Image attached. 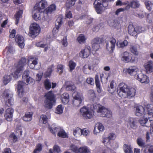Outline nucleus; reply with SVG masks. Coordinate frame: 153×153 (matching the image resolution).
Listing matches in <instances>:
<instances>
[{
    "instance_id": "obj_1",
    "label": "nucleus",
    "mask_w": 153,
    "mask_h": 153,
    "mask_svg": "<svg viewBox=\"0 0 153 153\" xmlns=\"http://www.w3.org/2000/svg\"><path fill=\"white\" fill-rule=\"evenodd\" d=\"M30 71L28 70H26L24 72L22 76V81H19L17 87L18 95L22 97L24 94V88L25 86L28 84L34 83V80L29 76Z\"/></svg>"
},
{
    "instance_id": "obj_2",
    "label": "nucleus",
    "mask_w": 153,
    "mask_h": 153,
    "mask_svg": "<svg viewBox=\"0 0 153 153\" xmlns=\"http://www.w3.org/2000/svg\"><path fill=\"white\" fill-rule=\"evenodd\" d=\"M146 108L147 109L148 115L152 116L151 119H150L151 117H149L148 118H143L140 119L139 122L142 126L149 127H150V131L152 129L153 131V105L152 104L148 105Z\"/></svg>"
},
{
    "instance_id": "obj_3",
    "label": "nucleus",
    "mask_w": 153,
    "mask_h": 153,
    "mask_svg": "<svg viewBox=\"0 0 153 153\" xmlns=\"http://www.w3.org/2000/svg\"><path fill=\"white\" fill-rule=\"evenodd\" d=\"M122 86L120 88V91L117 92L119 96L123 98L128 97L131 98L135 95L136 90L134 88H128V86L124 83H120Z\"/></svg>"
},
{
    "instance_id": "obj_4",
    "label": "nucleus",
    "mask_w": 153,
    "mask_h": 153,
    "mask_svg": "<svg viewBox=\"0 0 153 153\" xmlns=\"http://www.w3.org/2000/svg\"><path fill=\"white\" fill-rule=\"evenodd\" d=\"M27 59L24 57L21 59L19 61L15 64L14 72L11 74L15 78H17L19 76L20 73L23 69L24 66L26 64Z\"/></svg>"
},
{
    "instance_id": "obj_5",
    "label": "nucleus",
    "mask_w": 153,
    "mask_h": 153,
    "mask_svg": "<svg viewBox=\"0 0 153 153\" xmlns=\"http://www.w3.org/2000/svg\"><path fill=\"white\" fill-rule=\"evenodd\" d=\"M76 88V87L73 84L67 85L66 87L67 90L74 91L73 94V95L74 99V103H79V104L77 105V106L79 107L81 105H83V103H82L83 98L80 96L77 92L76 93L75 92Z\"/></svg>"
},
{
    "instance_id": "obj_6",
    "label": "nucleus",
    "mask_w": 153,
    "mask_h": 153,
    "mask_svg": "<svg viewBox=\"0 0 153 153\" xmlns=\"http://www.w3.org/2000/svg\"><path fill=\"white\" fill-rule=\"evenodd\" d=\"M46 100L45 101V107L51 108L55 102V96L51 91H50L45 95Z\"/></svg>"
},
{
    "instance_id": "obj_7",
    "label": "nucleus",
    "mask_w": 153,
    "mask_h": 153,
    "mask_svg": "<svg viewBox=\"0 0 153 153\" xmlns=\"http://www.w3.org/2000/svg\"><path fill=\"white\" fill-rule=\"evenodd\" d=\"M13 94L9 90H5L3 94L2 97L5 102V105L10 106L13 104L14 100L13 98Z\"/></svg>"
},
{
    "instance_id": "obj_8",
    "label": "nucleus",
    "mask_w": 153,
    "mask_h": 153,
    "mask_svg": "<svg viewBox=\"0 0 153 153\" xmlns=\"http://www.w3.org/2000/svg\"><path fill=\"white\" fill-rule=\"evenodd\" d=\"M40 30L39 25L37 23H34L30 25L29 34L31 36H37L39 34Z\"/></svg>"
},
{
    "instance_id": "obj_9",
    "label": "nucleus",
    "mask_w": 153,
    "mask_h": 153,
    "mask_svg": "<svg viewBox=\"0 0 153 153\" xmlns=\"http://www.w3.org/2000/svg\"><path fill=\"white\" fill-rule=\"evenodd\" d=\"M105 2H103L102 4L101 1L100 0H95L94 3V7L97 13H101L104 8H105L108 6V4L107 3L106 5L105 4Z\"/></svg>"
},
{
    "instance_id": "obj_10",
    "label": "nucleus",
    "mask_w": 153,
    "mask_h": 153,
    "mask_svg": "<svg viewBox=\"0 0 153 153\" xmlns=\"http://www.w3.org/2000/svg\"><path fill=\"white\" fill-rule=\"evenodd\" d=\"M48 128L51 132L55 135H56L55 133L58 131H59L58 134V136L63 138L66 137L67 136V134L65 131L59 127H55L53 128V130L52 129L51 127L49 125H48Z\"/></svg>"
},
{
    "instance_id": "obj_11",
    "label": "nucleus",
    "mask_w": 153,
    "mask_h": 153,
    "mask_svg": "<svg viewBox=\"0 0 153 153\" xmlns=\"http://www.w3.org/2000/svg\"><path fill=\"white\" fill-rule=\"evenodd\" d=\"M98 113L101 117H106L109 118L112 116V112L108 109L105 108L103 106L99 108L98 110L97 111Z\"/></svg>"
},
{
    "instance_id": "obj_12",
    "label": "nucleus",
    "mask_w": 153,
    "mask_h": 153,
    "mask_svg": "<svg viewBox=\"0 0 153 153\" xmlns=\"http://www.w3.org/2000/svg\"><path fill=\"white\" fill-rule=\"evenodd\" d=\"M47 2L45 0H41L39 2L36 4L34 6V8L36 10L38 9L41 12H44L45 8L47 7Z\"/></svg>"
},
{
    "instance_id": "obj_13",
    "label": "nucleus",
    "mask_w": 153,
    "mask_h": 153,
    "mask_svg": "<svg viewBox=\"0 0 153 153\" xmlns=\"http://www.w3.org/2000/svg\"><path fill=\"white\" fill-rule=\"evenodd\" d=\"M136 79L142 83H148L149 82V77L146 75L140 73L135 76Z\"/></svg>"
},
{
    "instance_id": "obj_14",
    "label": "nucleus",
    "mask_w": 153,
    "mask_h": 153,
    "mask_svg": "<svg viewBox=\"0 0 153 153\" xmlns=\"http://www.w3.org/2000/svg\"><path fill=\"white\" fill-rule=\"evenodd\" d=\"M127 124L131 128L135 129L137 127L138 121L136 118L129 117L127 120Z\"/></svg>"
},
{
    "instance_id": "obj_15",
    "label": "nucleus",
    "mask_w": 153,
    "mask_h": 153,
    "mask_svg": "<svg viewBox=\"0 0 153 153\" xmlns=\"http://www.w3.org/2000/svg\"><path fill=\"white\" fill-rule=\"evenodd\" d=\"M14 109L12 108H9L7 109L4 114V117L6 120L9 121L12 120Z\"/></svg>"
},
{
    "instance_id": "obj_16",
    "label": "nucleus",
    "mask_w": 153,
    "mask_h": 153,
    "mask_svg": "<svg viewBox=\"0 0 153 153\" xmlns=\"http://www.w3.org/2000/svg\"><path fill=\"white\" fill-rule=\"evenodd\" d=\"M62 21V18L61 16L59 17L57 19L55 24V27L52 30V33L53 34L58 32L59 28L61 26Z\"/></svg>"
},
{
    "instance_id": "obj_17",
    "label": "nucleus",
    "mask_w": 153,
    "mask_h": 153,
    "mask_svg": "<svg viewBox=\"0 0 153 153\" xmlns=\"http://www.w3.org/2000/svg\"><path fill=\"white\" fill-rule=\"evenodd\" d=\"M88 107H87V122L88 121L87 120L88 119H90L91 121L93 119V117L94 116V106L91 105V109L89 108L88 105Z\"/></svg>"
},
{
    "instance_id": "obj_18",
    "label": "nucleus",
    "mask_w": 153,
    "mask_h": 153,
    "mask_svg": "<svg viewBox=\"0 0 153 153\" xmlns=\"http://www.w3.org/2000/svg\"><path fill=\"white\" fill-rule=\"evenodd\" d=\"M74 134L76 137H78L81 135L86 136V129L83 128L81 129L79 128H77L74 131Z\"/></svg>"
},
{
    "instance_id": "obj_19",
    "label": "nucleus",
    "mask_w": 153,
    "mask_h": 153,
    "mask_svg": "<svg viewBox=\"0 0 153 153\" xmlns=\"http://www.w3.org/2000/svg\"><path fill=\"white\" fill-rule=\"evenodd\" d=\"M131 54L127 51L122 53L120 55L121 60L124 62H128L131 60Z\"/></svg>"
},
{
    "instance_id": "obj_20",
    "label": "nucleus",
    "mask_w": 153,
    "mask_h": 153,
    "mask_svg": "<svg viewBox=\"0 0 153 153\" xmlns=\"http://www.w3.org/2000/svg\"><path fill=\"white\" fill-rule=\"evenodd\" d=\"M28 63L30 68L35 69V67L38 63L37 59L34 57H30L28 59Z\"/></svg>"
},
{
    "instance_id": "obj_21",
    "label": "nucleus",
    "mask_w": 153,
    "mask_h": 153,
    "mask_svg": "<svg viewBox=\"0 0 153 153\" xmlns=\"http://www.w3.org/2000/svg\"><path fill=\"white\" fill-rule=\"evenodd\" d=\"M70 148L71 150L76 153H86V147H80L79 149L75 145H71Z\"/></svg>"
},
{
    "instance_id": "obj_22",
    "label": "nucleus",
    "mask_w": 153,
    "mask_h": 153,
    "mask_svg": "<svg viewBox=\"0 0 153 153\" xmlns=\"http://www.w3.org/2000/svg\"><path fill=\"white\" fill-rule=\"evenodd\" d=\"M116 40L114 38L111 39L110 41V44L107 42L106 43V48L108 51L112 52L114 50L115 46Z\"/></svg>"
},
{
    "instance_id": "obj_23",
    "label": "nucleus",
    "mask_w": 153,
    "mask_h": 153,
    "mask_svg": "<svg viewBox=\"0 0 153 153\" xmlns=\"http://www.w3.org/2000/svg\"><path fill=\"white\" fill-rule=\"evenodd\" d=\"M15 41L20 48H24V40L22 36L19 35H17L15 37Z\"/></svg>"
},
{
    "instance_id": "obj_24",
    "label": "nucleus",
    "mask_w": 153,
    "mask_h": 153,
    "mask_svg": "<svg viewBox=\"0 0 153 153\" xmlns=\"http://www.w3.org/2000/svg\"><path fill=\"white\" fill-rule=\"evenodd\" d=\"M104 129V127L101 123H97L95 124L94 130V133L97 134L99 132L103 131Z\"/></svg>"
},
{
    "instance_id": "obj_25",
    "label": "nucleus",
    "mask_w": 153,
    "mask_h": 153,
    "mask_svg": "<svg viewBox=\"0 0 153 153\" xmlns=\"http://www.w3.org/2000/svg\"><path fill=\"white\" fill-rule=\"evenodd\" d=\"M144 108L142 105H139L136 107L135 114L137 116H140L143 114L145 112Z\"/></svg>"
},
{
    "instance_id": "obj_26",
    "label": "nucleus",
    "mask_w": 153,
    "mask_h": 153,
    "mask_svg": "<svg viewBox=\"0 0 153 153\" xmlns=\"http://www.w3.org/2000/svg\"><path fill=\"white\" fill-rule=\"evenodd\" d=\"M137 29L136 27H135L133 25L130 24L128 27V33L131 35L135 36L137 35Z\"/></svg>"
},
{
    "instance_id": "obj_27",
    "label": "nucleus",
    "mask_w": 153,
    "mask_h": 153,
    "mask_svg": "<svg viewBox=\"0 0 153 153\" xmlns=\"http://www.w3.org/2000/svg\"><path fill=\"white\" fill-rule=\"evenodd\" d=\"M115 135L113 133H111L109 135L108 138H104L102 140V143L106 146H108L110 143V140H113L115 139Z\"/></svg>"
},
{
    "instance_id": "obj_28",
    "label": "nucleus",
    "mask_w": 153,
    "mask_h": 153,
    "mask_svg": "<svg viewBox=\"0 0 153 153\" xmlns=\"http://www.w3.org/2000/svg\"><path fill=\"white\" fill-rule=\"evenodd\" d=\"M61 102L62 103L65 104L68 103L69 100V97L68 94L65 93L61 96Z\"/></svg>"
},
{
    "instance_id": "obj_29",
    "label": "nucleus",
    "mask_w": 153,
    "mask_h": 153,
    "mask_svg": "<svg viewBox=\"0 0 153 153\" xmlns=\"http://www.w3.org/2000/svg\"><path fill=\"white\" fill-rule=\"evenodd\" d=\"M42 12L40 11L38 9L36 10L34 8L33 11L34 14L33 16V18L36 20H40L41 19L40 13Z\"/></svg>"
},
{
    "instance_id": "obj_30",
    "label": "nucleus",
    "mask_w": 153,
    "mask_h": 153,
    "mask_svg": "<svg viewBox=\"0 0 153 153\" xmlns=\"http://www.w3.org/2000/svg\"><path fill=\"white\" fill-rule=\"evenodd\" d=\"M138 69L135 66L130 67L126 70V72L130 75H132L134 74L137 71Z\"/></svg>"
},
{
    "instance_id": "obj_31",
    "label": "nucleus",
    "mask_w": 153,
    "mask_h": 153,
    "mask_svg": "<svg viewBox=\"0 0 153 153\" xmlns=\"http://www.w3.org/2000/svg\"><path fill=\"white\" fill-rule=\"evenodd\" d=\"M56 9V6L54 4H51L45 9L44 13L47 14H48L51 13L53 11L55 10Z\"/></svg>"
},
{
    "instance_id": "obj_32",
    "label": "nucleus",
    "mask_w": 153,
    "mask_h": 153,
    "mask_svg": "<svg viewBox=\"0 0 153 153\" xmlns=\"http://www.w3.org/2000/svg\"><path fill=\"white\" fill-rule=\"evenodd\" d=\"M145 68L147 71L152 72L153 71V62L150 61L145 65Z\"/></svg>"
},
{
    "instance_id": "obj_33",
    "label": "nucleus",
    "mask_w": 153,
    "mask_h": 153,
    "mask_svg": "<svg viewBox=\"0 0 153 153\" xmlns=\"http://www.w3.org/2000/svg\"><path fill=\"white\" fill-rule=\"evenodd\" d=\"M104 41L103 39L102 38L97 37L94 38L91 41V43L99 45Z\"/></svg>"
},
{
    "instance_id": "obj_34",
    "label": "nucleus",
    "mask_w": 153,
    "mask_h": 153,
    "mask_svg": "<svg viewBox=\"0 0 153 153\" xmlns=\"http://www.w3.org/2000/svg\"><path fill=\"white\" fill-rule=\"evenodd\" d=\"M33 113L31 112L26 114L23 117V120L25 121H30L32 118Z\"/></svg>"
},
{
    "instance_id": "obj_35",
    "label": "nucleus",
    "mask_w": 153,
    "mask_h": 153,
    "mask_svg": "<svg viewBox=\"0 0 153 153\" xmlns=\"http://www.w3.org/2000/svg\"><path fill=\"white\" fill-rule=\"evenodd\" d=\"M123 149L125 153H133L132 148L130 145L124 144L123 146Z\"/></svg>"
},
{
    "instance_id": "obj_36",
    "label": "nucleus",
    "mask_w": 153,
    "mask_h": 153,
    "mask_svg": "<svg viewBox=\"0 0 153 153\" xmlns=\"http://www.w3.org/2000/svg\"><path fill=\"white\" fill-rule=\"evenodd\" d=\"M23 13L22 10H19L16 12L15 15V18L16 19V24L17 25L19 23V20L20 17L21 16Z\"/></svg>"
},
{
    "instance_id": "obj_37",
    "label": "nucleus",
    "mask_w": 153,
    "mask_h": 153,
    "mask_svg": "<svg viewBox=\"0 0 153 153\" xmlns=\"http://www.w3.org/2000/svg\"><path fill=\"white\" fill-rule=\"evenodd\" d=\"M131 7L135 8H138L140 6L139 1L137 0H132L130 2Z\"/></svg>"
},
{
    "instance_id": "obj_38",
    "label": "nucleus",
    "mask_w": 153,
    "mask_h": 153,
    "mask_svg": "<svg viewBox=\"0 0 153 153\" xmlns=\"http://www.w3.org/2000/svg\"><path fill=\"white\" fill-rule=\"evenodd\" d=\"M92 47V53L94 56H97V54L95 53H94V52H96L100 48V45H97L94 44H91Z\"/></svg>"
},
{
    "instance_id": "obj_39",
    "label": "nucleus",
    "mask_w": 153,
    "mask_h": 153,
    "mask_svg": "<svg viewBox=\"0 0 153 153\" xmlns=\"http://www.w3.org/2000/svg\"><path fill=\"white\" fill-rule=\"evenodd\" d=\"M54 68V66L53 65L50 66L48 68L45 74L46 77H48L51 75V73L53 70V69Z\"/></svg>"
},
{
    "instance_id": "obj_40",
    "label": "nucleus",
    "mask_w": 153,
    "mask_h": 153,
    "mask_svg": "<svg viewBox=\"0 0 153 153\" xmlns=\"http://www.w3.org/2000/svg\"><path fill=\"white\" fill-rule=\"evenodd\" d=\"M44 84L45 88L47 90H49L51 87V82L48 79L45 80Z\"/></svg>"
},
{
    "instance_id": "obj_41",
    "label": "nucleus",
    "mask_w": 153,
    "mask_h": 153,
    "mask_svg": "<svg viewBox=\"0 0 153 153\" xmlns=\"http://www.w3.org/2000/svg\"><path fill=\"white\" fill-rule=\"evenodd\" d=\"M12 79V77L10 75H5L4 77L3 82L4 85H6Z\"/></svg>"
},
{
    "instance_id": "obj_42",
    "label": "nucleus",
    "mask_w": 153,
    "mask_h": 153,
    "mask_svg": "<svg viewBox=\"0 0 153 153\" xmlns=\"http://www.w3.org/2000/svg\"><path fill=\"white\" fill-rule=\"evenodd\" d=\"M95 84L97 88V92L99 93H100L101 91L100 85L99 80L97 77H96L95 78Z\"/></svg>"
},
{
    "instance_id": "obj_43",
    "label": "nucleus",
    "mask_w": 153,
    "mask_h": 153,
    "mask_svg": "<svg viewBox=\"0 0 153 153\" xmlns=\"http://www.w3.org/2000/svg\"><path fill=\"white\" fill-rule=\"evenodd\" d=\"M137 141V144L139 146L143 147L145 146V142L141 138H138Z\"/></svg>"
},
{
    "instance_id": "obj_44",
    "label": "nucleus",
    "mask_w": 153,
    "mask_h": 153,
    "mask_svg": "<svg viewBox=\"0 0 153 153\" xmlns=\"http://www.w3.org/2000/svg\"><path fill=\"white\" fill-rule=\"evenodd\" d=\"M85 36L84 35L82 34H80L77 39V41L80 44L84 43L85 41Z\"/></svg>"
},
{
    "instance_id": "obj_45",
    "label": "nucleus",
    "mask_w": 153,
    "mask_h": 153,
    "mask_svg": "<svg viewBox=\"0 0 153 153\" xmlns=\"http://www.w3.org/2000/svg\"><path fill=\"white\" fill-rule=\"evenodd\" d=\"M76 65V63L72 61H70L69 62V66L70 68L69 71L71 72H72L74 69Z\"/></svg>"
},
{
    "instance_id": "obj_46",
    "label": "nucleus",
    "mask_w": 153,
    "mask_h": 153,
    "mask_svg": "<svg viewBox=\"0 0 153 153\" xmlns=\"http://www.w3.org/2000/svg\"><path fill=\"white\" fill-rule=\"evenodd\" d=\"M76 0H68L67 1L66 5L67 8H69L73 6L75 4Z\"/></svg>"
},
{
    "instance_id": "obj_47",
    "label": "nucleus",
    "mask_w": 153,
    "mask_h": 153,
    "mask_svg": "<svg viewBox=\"0 0 153 153\" xmlns=\"http://www.w3.org/2000/svg\"><path fill=\"white\" fill-rule=\"evenodd\" d=\"M36 45L37 47L41 48H44L45 47L44 49V51H46L48 50V48L47 46H46V44H43L42 42H37L36 44Z\"/></svg>"
},
{
    "instance_id": "obj_48",
    "label": "nucleus",
    "mask_w": 153,
    "mask_h": 153,
    "mask_svg": "<svg viewBox=\"0 0 153 153\" xmlns=\"http://www.w3.org/2000/svg\"><path fill=\"white\" fill-rule=\"evenodd\" d=\"M145 5L147 9L149 10H151L153 5V3L151 1H147L145 2Z\"/></svg>"
},
{
    "instance_id": "obj_49",
    "label": "nucleus",
    "mask_w": 153,
    "mask_h": 153,
    "mask_svg": "<svg viewBox=\"0 0 153 153\" xmlns=\"http://www.w3.org/2000/svg\"><path fill=\"white\" fill-rule=\"evenodd\" d=\"M80 112L81 116L85 118L86 117V106H84L81 108L80 110Z\"/></svg>"
},
{
    "instance_id": "obj_50",
    "label": "nucleus",
    "mask_w": 153,
    "mask_h": 153,
    "mask_svg": "<svg viewBox=\"0 0 153 153\" xmlns=\"http://www.w3.org/2000/svg\"><path fill=\"white\" fill-rule=\"evenodd\" d=\"M63 109L64 108L62 105H59L56 108V113L59 114H61L63 113Z\"/></svg>"
},
{
    "instance_id": "obj_51",
    "label": "nucleus",
    "mask_w": 153,
    "mask_h": 153,
    "mask_svg": "<svg viewBox=\"0 0 153 153\" xmlns=\"http://www.w3.org/2000/svg\"><path fill=\"white\" fill-rule=\"evenodd\" d=\"M42 146L40 144L37 145L35 149L33 152V153H39L42 149Z\"/></svg>"
},
{
    "instance_id": "obj_52",
    "label": "nucleus",
    "mask_w": 153,
    "mask_h": 153,
    "mask_svg": "<svg viewBox=\"0 0 153 153\" xmlns=\"http://www.w3.org/2000/svg\"><path fill=\"white\" fill-rule=\"evenodd\" d=\"M40 121L44 124H46L48 122L47 116L44 115H41L40 116Z\"/></svg>"
},
{
    "instance_id": "obj_53",
    "label": "nucleus",
    "mask_w": 153,
    "mask_h": 153,
    "mask_svg": "<svg viewBox=\"0 0 153 153\" xmlns=\"http://www.w3.org/2000/svg\"><path fill=\"white\" fill-rule=\"evenodd\" d=\"M128 44V42L126 40H124L122 42H117V45L118 46L120 47L123 48L127 45Z\"/></svg>"
},
{
    "instance_id": "obj_54",
    "label": "nucleus",
    "mask_w": 153,
    "mask_h": 153,
    "mask_svg": "<svg viewBox=\"0 0 153 153\" xmlns=\"http://www.w3.org/2000/svg\"><path fill=\"white\" fill-rule=\"evenodd\" d=\"M64 66L62 64H59L57 67V71L60 74H61L63 72Z\"/></svg>"
},
{
    "instance_id": "obj_55",
    "label": "nucleus",
    "mask_w": 153,
    "mask_h": 153,
    "mask_svg": "<svg viewBox=\"0 0 153 153\" xmlns=\"http://www.w3.org/2000/svg\"><path fill=\"white\" fill-rule=\"evenodd\" d=\"M9 138L10 140H12L14 142L17 141V137L13 133H12L10 135Z\"/></svg>"
},
{
    "instance_id": "obj_56",
    "label": "nucleus",
    "mask_w": 153,
    "mask_h": 153,
    "mask_svg": "<svg viewBox=\"0 0 153 153\" xmlns=\"http://www.w3.org/2000/svg\"><path fill=\"white\" fill-rule=\"evenodd\" d=\"M101 23H99L95 25L92 28L93 31L96 32L98 31L101 27Z\"/></svg>"
},
{
    "instance_id": "obj_57",
    "label": "nucleus",
    "mask_w": 153,
    "mask_h": 153,
    "mask_svg": "<svg viewBox=\"0 0 153 153\" xmlns=\"http://www.w3.org/2000/svg\"><path fill=\"white\" fill-rule=\"evenodd\" d=\"M88 95L90 96L92 98H94L96 97V96L94 91L93 90H90L88 91Z\"/></svg>"
},
{
    "instance_id": "obj_58",
    "label": "nucleus",
    "mask_w": 153,
    "mask_h": 153,
    "mask_svg": "<svg viewBox=\"0 0 153 153\" xmlns=\"http://www.w3.org/2000/svg\"><path fill=\"white\" fill-rule=\"evenodd\" d=\"M130 50L132 53H133L135 55L138 54V52L136 48L134 46H132L131 47Z\"/></svg>"
},
{
    "instance_id": "obj_59",
    "label": "nucleus",
    "mask_w": 153,
    "mask_h": 153,
    "mask_svg": "<svg viewBox=\"0 0 153 153\" xmlns=\"http://www.w3.org/2000/svg\"><path fill=\"white\" fill-rule=\"evenodd\" d=\"M79 56L80 57L83 58H85L86 54L85 49H82L81 50L79 53Z\"/></svg>"
},
{
    "instance_id": "obj_60",
    "label": "nucleus",
    "mask_w": 153,
    "mask_h": 153,
    "mask_svg": "<svg viewBox=\"0 0 153 153\" xmlns=\"http://www.w3.org/2000/svg\"><path fill=\"white\" fill-rule=\"evenodd\" d=\"M136 28H137L136 30L137 32V34L141 33H142L145 30V28L141 27L139 26L138 27H136Z\"/></svg>"
},
{
    "instance_id": "obj_61",
    "label": "nucleus",
    "mask_w": 153,
    "mask_h": 153,
    "mask_svg": "<svg viewBox=\"0 0 153 153\" xmlns=\"http://www.w3.org/2000/svg\"><path fill=\"white\" fill-rule=\"evenodd\" d=\"M53 150L55 152L57 153H59L61 152V150L60 147L57 145H55L53 147Z\"/></svg>"
},
{
    "instance_id": "obj_62",
    "label": "nucleus",
    "mask_w": 153,
    "mask_h": 153,
    "mask_svg": "<svg viewBox=\"0 0 153 153\" xmlns=\"http://www.w3.org/2000/svg\"><path fill=\"white\" fill-rule=\"evenodd\" d=\"M87 83L91 85H94V80L93 78H89L87 79Z\"/></svg>"
},
{
    "instance_id": "obj_63",
    "label": "nucleus",
    "mask_w": 153,
    "mask_h": 153,
    "mask_svg": "<svg viewBox=\"0 0 153 153\" xmlns=\"http://www.w3.org/2000/svg\"><path fill=\"white\" fill-rule=\"evenodd\" d=\"M153 20V15L152 14H149L147 16V21H149V22L151 23Z\"/></svg>"
},
{
    "instance_id": "obj_64",
    "label": "nucleus",
    "mask_w": 153,
    "mask_h": 153,
    "mask_svg": "<svg viewBox=\"0 0 153 153\" xmlns=\"http://www.w3.org/2000/svg\"><path fill=\"white\" fill-rule=\"evenodd\" d=\"M62 44L64 47H66L68 45L67 38L66 37H64L62 42Z\"/></svg>"
}]
</instances>
